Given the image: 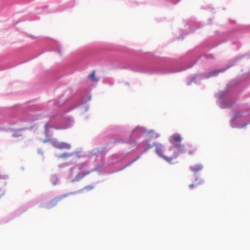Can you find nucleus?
<instances>
[{"label":"nucleus","instance_id":"1","mask_svg":"<svg viewBox=\"0 0 250 250\" xmlns=\"http://www.w3.org/2000/svg\"><path fill=\"white\" fill-rule=\"evenodd\" d=\"M182 137L179 134H175L169 137V141L173 145L174 150V157L177 158L180 154L184 153L185 151L184 146L181 145Z\"/></svg>","mask_w":250,"mask_h":250},{"label":"nucleus","instance_id":"2","mask_svg":"<svg viewBox=\"0 0 250 250\" xmlns=\"http://www.w3.org/2000/svg\"><path fill=\"white\" fill-rule=\"evenodd\" d=\"M154 146H155V152L160 157L170 164H173L172 161L174 159L176 158L174 157V155L171 157H168L165 155L164 147L162 144H155Z\"/></svg>","mask_w":250,"mask_h":250},{"label":"nucleus","instance_id":"3","mask_svg":"<svg viewBox=\"0 0 250 250\" xmlns=\"http://www.w3.org/2000/svg\"><path fill=\"white\" fill-rule=\"evenodd\" d=\"M78 191H75V192H71L67 193L64 194L63 195H62L60 196H58L56 198H55L54 199L51 200L48 203V208H51L54 207H55L57 203L60 202L61 200L63 199L64 198H66L69 195H73L74 194H76L78 193Z\"/></svg>","mask_w":250,"mask_h":250},{"label":"nucleus","instance_id":"4","mask_svg":"<svg viewBox=\"0 0 250 250\" xmlns=\"http://www.w3.org/2000/svg\"><path fill=\"white\" fill-rule=\"evenodd\" d=\"M53 146L56 148L58 149H68L71 148V145L69 144L64 142H60L57 141H55L52 143Z\"/></svg>","mask_w":250,"mask_h":250},{"label":"nucleus","instance_id":"5","mask_svg":"<svg viewBox=\"0 0 250 250\" xmlns=\"http://www.w3.org/2000/svg\"><path fill=\"white\" fill-rule=\"evenodd\" d=\"M204 166L201 164H195L190 167V170L194 174L201 171L203 169Z\"/></svg>","mask_w":250,"mask_h":250},{"label":"nucleus","instance_id":"6","mask_svg":"<svg viewBox=\"0 0 250 250\" xmlns=\"http://www.w3.org/2000/svg\"><path fill=\"white\" fill-rule=\"evenodd\" d=\"M89 172H85L83 173H79L75 177V179L77 181H79L80 179H82L83 177L85 176L86 175L88 174Z\"/></svg>","mask_w":250,"mask_h":250},{"label":"nucleus","instance_id":"7","mask_svg":"<svg viewBox=\"0 0 250 250\" xmlns=\"http://www.w3.org/2000/svg\"><path fill=\"white\" fill-rule=\"evenodd\" d=\"M89 78L91 79L92 81L94 82H97L98 79L95 77V73L94 71H93L89 75Z\"/></svg>","mask_w":250,"mask_h":250},{"label":"nucleus","instance_id":"8","mask_svg":"<svg viewBox=\"0 0 250 250\" xmlns=\"http://www.w3.org/2000/svg\"><path fill=\"white\" fill-rule=\"evenodd\" d=\"M73 155L72 153H63L62 154H61L59 156V158H67L71 157Z\"/></svg>","mask_w":250,"mask_h":250},{"label":"nucleus","instance_id":"9","mask_svg":"<svg viewBox=\"0 0 250 250\" xmlns=\"http://www.w3.org/2000/svg\"><path fill=\"white\" fill-rule=\"evenodd\" d=\"M220 72H222V71H215L211 72L210 73V76H216Z\"/></svg>","mask_w":250,"mask_h":250},{"label":"nucleus","instance_id":"10","mask_svg":"<svg viewBox=\"0 0 250 250\" xmlns=\"http://www.w3.org/2000/svg\"><path fill=\"white\" fill-rule=\"evenodd\" d=\"M51 181H52L53 184L55 185L57 184V179L56 177L53 176L52 177Z\"/></svg>","mask_w":250,"mask_h":250},{"label":"nucleus","instance_id":"11","mask_svg":"<svg viewBox=\"0 0 250 250\" xmlns=\"http://www.w3.org/2000/svg\"><path fill=\"white\" fill-rule=\"evenodd\" d=\"M200 184V183L195 182L193 184H190L189 185V187L190 188H193L194 187H197L198 186V185Z\"/></svg>","mask_w":250,"mask_h":250},{"label":"nucleus","instance_id":"12","mask_svg":"<svg viewBox=\"0 0 250 250\" xmlns=\"http://www.w3.org/2000/svg\"><path fill=\"white\" fill-rule=\"evenodd\" d=\"M242 116V115L241 114V113L240 112H237L236 113L235 116H234L233 117V120H235L236 118H238V117H240Z\"/></svg>","mask_w":250,"mask_h":250},{"label":"nucleus","instance_id":"13","mask_svg":"<svg viewBox=\"0 0 250 250\" xmlns=\"http://www.w3.org/2000/svg\"><path fill=\"white\" fill-rule=\"evenodd\" d=\"M196 151V148H192L191 150H189L188 151V153L190 154V155H192L194 153V152H195Z\"/></svg>","mask_w":250,"mask_h":250},{"label":"nucleus","instance_id":"14","mask_svg":"<svg viewBox=\"0 0 250 250\" xmlns=\"http://www.w3.org/2000/svg\"><path fill=\"white\" fill-rule=\"evenodd\" d=\"M139 158V156H138L135 159H134L133 161H132V162H130L129 163H128L127 165H126V167L127 166H130L131 164H132L133 162H134L135 161H136L138 158Z\"/></svg>","mask_w":250,"mask_h":250},{"label":"nucleus","instance_id":"15","mask_svg":"<svg viewBox=\"0 0 250 250\" xmlns=\"http://www.w3.org/2000/svg\"><path fill=\"white\" fill-rule=\"evenodd\" d=\"M93 188V187L92 186H87V187H85L84 188V189H91Z\"/></svg>","mask_w":250,"mask_h":250},{"label":"nucleus","instance_id":"16","mask_svg":"<svg viewBox=\"0 0 250 250\" xmlns=\"http://www.w3.org/2000/svg\"><path fill=\"white\" fill-rule=\"evenodd\" d=\"M49 127H50V126H49V125L48 124L45 125L46 130H47Z\"/></svg>","mask_w":250,"mask_h":250},{"label":"nucleus","instance_id":"17","mask_svg":"<svg viewBox=\"0 0 250 250\" xmlns=\"http://www.w3.org/2000/svg\"><path fill=\"white\" fill-rule=\"evenodd\" d=\"M2 178H3V177H2V175H0V179Z\"/></svg>","mask_w":250,"mask_h":250}]
</instances>
